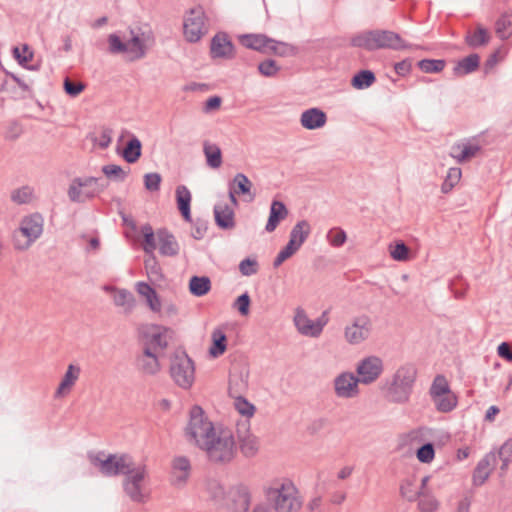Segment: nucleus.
I'll return each instance as SVG.
<instances>
[{
    "mask_svg": "<svg viewBox=\"0 0 512 512\" xmlns=\"http://www.w3.org/2000/svg\"><path fill=\"white\" fill-rule=\"evenodd\" d=\"M214 219L216 225L222 230H231L236 225L234 211L227 204L214 206Z\"/></svg>",
    "mask_w": 512,
    "mask_h": 512,
    "instance_id": "aec40b11",
    "label": "nucleus"
},
{
    "mask_svg": "<svg viewBox=\"0 0 512 512\" xmlns=\"http://www.w3.org/2000/svg\"><path fill=\"white\" fill-rule=\"evenodd\" d=\"M480 66V56L472 53L459 60L453 68L455 76H465L475 72Z\"/></svg>",
    "mask_w": 512,
    "mask_h": 512,
    "instance_id": "393cba45",
    "label": "nucleus"
},
{
    "mask_svg": "<svg viewBox=\"0 0 512 512\" xmlns=\"http://www.w3.org/2000/svg\"><path fill=\"white\" fill-rule=\"evenodd\" d=\"M258 71L265 77H273L280 71V66L273 59H266L258 64Z\"/></svg>",
    "mask_w": 512,
    "mask_h": 512,
    "instance_id": "13d9d810",
    "label": "nucleus"
},
{
    "mask_svg": "<svg viewBox=\"0 0 512 512\" xmlns=\"http://www.w3.org/2000/svg\"><path fill=\"white\" fill-rule=\"evenodd\" d=\"M299 250L292 242H288L286 246L277 254L273 261V267H279L285 260L293 256Z\"/></svg>",
    "mask_w": 512,
    "mask_h": 512,
    "instance_id": "bf43d9fd",
    "label": "nucleus"
},
{
    "mask_svg": "<svg viewBox=\"0 0 512 512\" xmlns=\"http://www.w3.org/2000/svg\"><path fill=\"white\" fill-rule=\"evenodd\" d=\"M390 255L396 261L409 259V248L403 241H398L394 246L390 245Z\"/></svg>",
    "mask_w": 512,
    "mask_h": 512,
    "instance_id": "4d7b16f0",
    "label": "nucleus"
},
{
    "mask_svg": "<svg viewBox=\"0 0 512 512\" xmlns=\"http://www.w3.org/2000/svg\"><path fill=\"white\" fill-rule=\"evenodd\" d=\"M497 465L495 452L487 453L477 464L473 473V480H488L491 472Z\"/></svg>",
    "mask_w": 512,
    "mask_h": 512,
    "instance_id": "4be33fe9",
    "label": "nucleus"
},
{
    "mask_svg": "<svg viewBox=\"0 0 512 512\" xmlns=\"http://www.w3.org/2000/svg\"><path fill=\"white\" fill-rule=\"evenodd\" d=\"M216 431L203 408L194 405L189 411V420L185 428L187 440L198 448Z\"/></svg>",
    "mask_w": 512,
    "mask_h": 512,
    "instance_id": "39448f33",
    "label": "nucleus"
},
{
    "mask_svg": "<svg viewBox=\"0 0 512 512\" xmlns=\"http://www.w3.org/2000/svg\"><path fill=\"white\" fill-rule=\"evenodd\" d=\"M107 187L108 183H103L101 178L76 177L72 180L68 188V197L72 202L82 203L85 199H92L99 195Z\"/></svg>",
    "mask_w": 512,
    "mask_h": 512,
    "instance_id": "6e6552de",
    "label": "nucleus"
},
{
    "mask_svg": "<svg viewBox=\"0 0 512 512\" xmlns=\"http://www.w3.org/2000/svg\"><path fill=\"white\" fill-rule=\"evenodd\" d=\"M239 43L247 49L266 54L271 38L265 34H243L238 36Z\"/></svg>",
    "mask_w": 512,
    "mask_h": 512,
    "instance_id": "6ab92c4d",
    "label": "nucleus"
},
{
    "mask_svg": "<svg viewBox=\"0 0 512 512\" xmlns=\"http://www.w3.org/2000/svg\"><path fill=\"white\" fill-rule=\"evenodd\" d=\"M376 76L371 70H360L351 80V85L358 90H363L374 84Z\"/></svg>",
    "mask_w": 512,
    "mask_h": 512,
    "instance_id": "79ce46f5",
    "label": "nucleus"
},
{
    "mask_svg": "<svg viewBox=\"0 0 512 512\" xmlns=\"http://www.w3.org/2000/svg\"><path fill=\"white\" fill-rule=\"evenodd\" d=\"M416 457L421 463H430L435 457V448L431 442L424 443L416 450Z\"/></svg>",
    "mask_w": 512,
    "mask_h": 512,
    "instance_id": "5fc2aeb1",
    "label": "nucleus"
},
{
    "mask_svg": "<svg viewBox=\"0 0 512 512\" xmlns=\"http://www.w3.org/2000/svg\"><path fill=\"white\" fill-rule=\"evenodd\" d=\"M438 411L448 413L457 405V397L450 391L439 398L432 399Z\"/></svg>",
    "mask_w": 512,
    "mask_h": 512,
    "instance_id": "49530a36",
    "label": "nucleus"
},
{
    "mask_svg": "<svg viewBox=\"0 0 512 512\" xmlns=\"http://www.w3.org/2000/svg\"><path fill=\"white\" fill-rule=\"evenodd\" d=\"M184 35L191 43L198 42L207 32L205 26V12L201 6L190 9L184 19Z\"/></svg>",
    "mask_w": 512,
    "mask_h": 512,
    "instance_id": "9d476101",
    "label": "nucleus"
},
{
    "mask_svg": "<svg viewBox=\"0 0 512 512\" xmlns=\"http://www.w3.org/2000/svg\"><path fill=\"white\" fill-rule=\"evenodd\" d=\"M294 323L300 334L309 337H319L314 321L309 319L303 310H297L294 316Z\"/></svg>",
    "mask_w": 512,
    "mask_h": 512,
    "instance_id": "a878e982",
    "label": "nucleus"
},
{
    "mask_svg": "<svg viewBox=\"0 0 512 512\" xmlns=\"http://www.w3.org/2000/svg\"><path fill=\"white\" fill-rule=\"evenodd\" d=\"M124 491L135 502H145L150 495L146 482H124Z\"/></svg>",
    "mask_w": 512,
    "mask_h": 512,
    "instance_id": "b1692460",
    "label": "nucleus"
},
{
    "mask_svg": "<svg viewBox=\"0 0 512 512\" xmlns=\"http://www.w3.org/2000/svg\"><path fill=\"white\" fill-rule=\"evenodd\" d=\"M145 268L149 277L154 278L155 280H159L163 277L161 267L159 266L154 254L150 255V257L145 260Z\"/></svg>",
    "mask_w": 512,
    "mask_h": 512,
    "instance_id": "69168bd1",
    "label": "nucleus"
},
{
    "mask_svg": "<svg viewBox=\"0 0 512 512\" xmlns=\"http://www.w3.org/2000/svg\"><path fill=\"white\" fill-rule=\"evenodd\" d=\"M135 365L144 375H155L160 371L158 356L148 345H145L142 353L136 356Z\"/></svg>",
    "mask_w": 512,
    "mask_h": 512,
    "instance_id": "dca6fc26",
    "label": "nucleus"
},
{
    "mask_svg": "<svg viewBox=\"0 0 512 512\" xmlns=\"http://www.w3.org/2000/svg\"><path fill=\"white\" fill-rule=\"evenodd\" d=\"M109 49L108 51L111 54H120L126 53L127 47L126 43L121 40V38L116 34H110L108 37Z\"/></svg>",
    "mask_w": 512,
    "mask_h": 512,
    "instance_id": "338daca9",
    "label": "nucleus"
},
{
    "mask_svg": "<svg viewBox=\"0 0 512 512\" xmlns=\"http://www.w3.org/2000/svg\"><path fill=\"white\" fill-rule=\"evenodd\" d=\"M417 66L424 73H440L445 68L446 61L444 59H422Z\"/></svg>",
    "mask_w": 512,
    "mask_h": 512,
    "instance_id": "3c124183",
    "label": "nucleus"
},
{
    "mask_svg": "<svg viewBox=\"0 0 512 512\" xmlns=\"http://www.w3.org/2000/svg\"><path fill=\"white\" fill-rule=\"evenodd\" d=\"M203 152L206 157L207 165L211 168H219L222 164V152L216 144H210L205 141L203 144Z\"/></svg>",
    "mask_w": 512,
    "mask_h": 512,
    "instance_id": "ea45409f",
    "label": "nucleus"
},
{
    "mask_svg": "<svg viewBox=\"0 0 512 512\" xmlns=\"http://www.w3.org/2000/svg\"><path fill=\"white\" fill-rule=\"evenodd\" d=\"M296 53L297 49L293 45L271 38V42H269L266 54H274L280 57H287L294 56Z\"/></svg>",
    "mask_w": 512,
    "mask_h": 512,
    "instance_id": "58836bf2",
    "label": "nucleus"
},
{
    "mask_svg": "<svg viewBox=\"0 0 512 512\" xmlns=\"http://www.w3.org/2000/svg\"><path fill=\"white\" fill-rule=\"evenodd\" d=\"M497 463L501 462L500 470L503 472L512 462V439L506 440L496 453Z\"/></svg>",
    "mask_w": 512,
    "mask_h": 512,
    "instance_id": "09e8293b",
    "label": "nucleus"
},
{
    "mask_svg": "<svg viewBox=\"0 0 512 512\" xmlns=\"http://www.w3.org/2000/svg\"><path fill=\"white\" fill-rule=\"evenodd\" d=\"M311 233V226L307 220L298 221L291 229L289 241L299 249Z\"/></svg>",
    "mask_w": 512,
    "mask_h": 512,
    "instance_id": "c85d7f7f",
    "label": "nucleus"
},
{
    "mask_svg": "<svg viewBox=\"0 0 512 512\" xmlns=\"http://www.w3.org/2000/svg\"><path fill=\"white\" fill-rule=\"evenodd\" d=\"M226 498L224 506L227 508L233 509L236 512H246L249 509L250 493L248 488L242 483L229 487Z\"/></svg>",
    "mask_w": 512,
    "mask_h": 512,
    "instance_id": "ddd939ff",
    "label": "nucleus"
},
{
    "mask_svg": "<svg viewBox=\"0 0 512 512\" xmlns=\"http://www.w3.org/2000/svg\"><path fill=\"white\" fill-rule=\"evenodd\" d=\"M288 213V209L282 201L273 200L265 230L269 233L275 231L279 223L288 216Z\"/></svg>",
    "mask_w": 512,
    "mask_h": 512,
    "instance_id": "412c9836",
    "label": "nucleus"
},
{
    "mask_svg": "<svg viewBox=\"0 0 512 512\" xmlns=\"http://www.w3.org/2000/svg\"><path fill=\"white\" fill-rule=\"evenodd\" d=\"M426 484L427 482H403L400 486L401 495L408 501H415L425 491Z\"/></svg>",
    "mask_w": 512,
    "mask_h": 512,
    "instance_id": "a19ab883",
    "label": "nucleus"
},
{
    "mask_svg": "<svg viewBox=\"0 0 512 512\" xmlns=\"http://www.w3.org/2000/svg\"><path fill=\"white\" fill-rule=\"evenodd\" d=\"M235 408L241 415L246 417H251L255 413V406L242 396L236 398Z\"/></svg>",
    "mask_w": 512,
    "mask_h": 512,
    "instance_id": "680f3d73",
    "label": "nucleus"
},
{
    "mask_svg": "<svg viewBox=\"0 0 512 512\" xmlns=\"http://www.w3.org/2000/svg\"><path fill=\"white\" fill-rule=\"evenodd\" d=\"M212 345L209 353L212 357L217 358L224 354L227 348V336L221 328H216L211 334Z\"/></svg>",
    "mask_w": 512,
    "mask_h": 512,
    "instance_id": "473e14b6",
    "label": "nucleus"
},
{
    "mask_svg": "<svg viewBox=\"0 0 512 512\" xmlns=\"http://www.w3.org/2000/svg\"><path fill=\"white\" fill-rule=\"evenodd\" d=\"M239 271L244 276H251L258 272V262L255 259L245 258L239 264Z\"/></svg>",
    "mask_w": 512,
    "mask_h": 512,
    "instance_id": "774afa93",
    "label": "nucleus"
},
{
    "mask_svg": "<svg viewBox=\"0 0 512 512\" xmlns=\"http://www.w3.org/2000/svg\"><path fill=\"white\" fill-rule=\"evenodd\" d=\"M121 155L129 164L137 162L142 155L141 141L136 136H133L126 143Z\"/></svg>",
    "mask_w": 512,
    "mask_h": 512,
    "instance_id": "72a5a7b5",
    "label": "nucleus"
},
{
    "mask_svg": "<svg viewBox=\"0 0 512 512\" xmlns=\"http://www.w3.org/2000/svg\"><path fill=\"white\" fill-rule=\"evenodd\" d=\"M102 172L110 179L117 182H123L128 176V172L124 171L123 168L116 164H108L102 167Z\"/></svg>",
    "mask_w": 512,
    "mask_h": 512,
    "instance_id": "864d4df0",
    "label": "nucleus"
},
{
    "mask_svg": "<svg viewBox=\"0 0 512 512\" xmlns=\"http://www.w3.org/2000/svg\"><path fill=\"white\" fill-rule=\"evenodd\" d=\"M167 329H164V331H158L151 335L148 342L145 343V345H148L152 347V351L156 353L157 349H165L168 346V341L166 338Z\"/></svg>",
    "mask_w": 512,
    "mask_h": 512,
    "instance_id": "6e6d98bb",
    "label": "nucleus"
},
{
    "mask_svg": "<svg viewBox=\"0 0 512 512\" xmlns=\"http://www.w3.org/2000/svg\"><path fill=\"white\" fill-rule=\"evenodd\" d=\"M372 322L367 315H359L352 319L344 329V338L351 345H358L367 340L371 334Z\"/></svg>",
    "mask_w": 512,
    "mask_h": 512,
    "instance_id": "9b49d317",
    "label": "nucleus"
},
{
    "mask_svg": "<svg viewBox=\"0 0 512 512\" xmlns=\"http://www.w3.org/2000/svg\"><path fill=\"white\" fill-rule=\"evenodd\" d=\"M490 35L488 30L481 25H478L473 32H467L465 35V43L473 49L487 45L490 42Z\"/></svg>",
    "mask_w": 512,
    "mask_h": 512,
    "instance_id": "2f4dec72",
    "label": "nucleus"
},
{
    "mask_svg": "<svg viewBox=\"0 0 512 512\" xmlns=\"http://www.w3.org/2000/svg\"><path fill=\"white\" fill-rule=\"evenodd\" d=\"M350 45L367 51L381 49L403 50L411 48V45L408 44L400 34L391 30L382 29L360 32L351 38Z\"/></svg>",
    "mask_w": 512,
    "mask_h": 512,
    "instance_id": "f03ea898",
    "label": "nucleus"
},
{
    "mask_svg": "<svg viewBox=\"0 0 512 512\" xmlns=\"http://www.w3.org/2000/svg\"><path fill=\"white\" fill-rule=\"evenodd\" d=\"M235 47L227 33L218 32L211 39L210 54L212 58L232 59L235 57Z\"/></svg>",
    "mask_w": 512,
    "mask_h": 512,
    "instance_id": "2eb2a0df",
    "label": "nucleus"
},
{
    "mask_svg": "<svg viewBox=\"0 0 512 512\" xmlns=\"http://www.w3.org/2000/svg\"><path fill=\"white\" fill-rule=\"evenodd\" d=\"M495 33L501 40L512 36V11L502 13L496 20Z\"/></svg>",
    "mask_w": 512,
    "mask_h": 512,
    "instance_id": "f704fd0d",
    "label": "nucleus"
},
{
    "mask_svg": "<svg viewBox=\"0 0 512 512\" xmlns=\"http://www.w3.org/2000/svg\"><path fill=\"white\" fill-rule=\"evenodd\" d=\"M127 52L133 55L132 59H141L146 55V48L143 40L138 36L134 35L127 43Z\"/></svg>",
    "mask_w": 512,
    "mask_h": 512,
    "instance_id": "8fccbe9b",
    "label": "nucleus"
},
{
    "mask_svg": "<svg viewBox=\"0 0 512 512\" xmlns=\"http://www.w3.org/2000/svg\"><path fill=\"white\" fill-rule=\"evenodd\" d=\"M327 239L333 247H341L345 243L347 235L343 229L335 227L329 230Z\"/></svg>",
    "mask_w": 512,
    "mask_h": 512,
    "instance_id": "052dcab7",
    "label": "nucleus"
},
{
    "mask_svg": "<svg viewBox=\"0 0 512 512\" xmlns=\"http://www.w3.org/2000/svg\"><path fill=\"white\" fill-rule=\"evenodd\" d=\"M417 370L413 365L401 366L395 372L392 382L387 387L386 399L396 404L407 403L416 381Z\"/></svg>",
    "mask_w": 512,
    "mask_h": 512,
    "instance_id": "20e7f679",
    "label": "nucleus"
},
{
    "mask_svg": "<svg viewBox=\"0 0 512 512\" xmlns=\"http://www.w3.org/2000/svg\"><path fill=\"white\" fill-rule=\"evenodd\" d=\"M252 186V182L243 173H237L233 180L228 184L229 190H233V192H236L238 196L249 195L250 201H253L255 198V194H251Z\"/></svg>",
    "mask_w": 512,
    "mask_h": 512,
    "instance_id": "c756f323",
    "label": "nucleus"
},
{
    "mask_svg": "<svg viewBox=\"0 0 512 512\" xmlns=\"http://www.w3.org/2000/svg\"><path fill=\"white\" fill-rule=\"evenodd\" d=\"M361 383L351 372H342L335 377L334 391L337 397L342 399H352L359 395L360 390L358 384Z\"/></svg>",
    "mask_w": 512,
    "mask_h": 512,
    "instance_id": "f8f14e48",
    "label": "nucleus"
},
{
    "mask_svg": "<svg viewBox=\"0 0 512 512\" xmlns=\"http://www.w3.org/2000/svg\"><path fill=\"white\" fill-rule=\"evenodd\" d=\"M383 371V363L379 357L369 356L359 362L356 372L359 381L363 384H370L378 379Z\"/></svg>",
    "mask_w": 512,
    "mask_h": 512,
    "instance_id": "4468645a",
    "label": "nucleus"
},
{
    "mask_svg": "<svg viewBox=\"0 0 512 512\" xmlns=\"http://www.w3.org/2000/svg\"><path fill=\"white\" fill-rule=\"evenodd\" d=\"M251 299L247 292L238 296L233 303V307L242 315L247 316L250 311Z\"/></svg>",
    "mask_w": 512,
    "mask_h": 512,
    "instance_id": "0e129e2a",
    "label": "nucleus"
},
{
    "mask_svg": "<svg viewBox=\"0 0 512 512\" xmlns=\"http://www.w3.org/2000/svg\"><path fill=\"white\" fill-rule=\"evenodd\" d=\"M210 462L225 464L231 462L236 454V442L228 429L215 431L200 447Z\"/></svg>",
    "mask_w": 512,
    "mask_h": 512,
    "instance_id": "7ed1b4c3",
    "label": "nucleus"
},
{
    "mask_svg": "<svg viewBox=\"0 0 512 512\" xmlns=\"http://www.w3.org/2000/svg\"><path fill=\"white\" fill-rule=\"evenodd\" d=\"M462 176L461 168L452 167L448 170L447 175L441 185V192L448 194L459 183Z\"/></svg>",
    "mask_w": 512,
    "mask_h": 512,
    "instance_id": "a18cd8bd",
    "label": "nucleus"
},
{
    "mask_svg": "<svg viewBox=\"0 0 512 512\" xmlns=\"http://www.w3.org/2000/svg\"><path fill=\"white\" fill-rule=\"evenodd\" d=\"M172 467L174 470L181 471L183 474L178 476L176 480H186L189 476L190 461L186 457H177L173 460Z\"/></svg>",
    "mask_w": 512,
    "mask_h": 512,
    "instance_id": "e2e57ef3",
    "label": "nucleus"
},
{
    "mask_svg": "<svg viewBox=\"0 0 512 512\" xmlns=\"http://www.w3.org/2000/svg\"><path fill=\"white\" fill-rule=\"evenodd\" d=\"M43 218L35 213L25 216L13 233V245L16 250H27L42 234Z\"/></svg>",
    "mask_w": 512,
    "mask_h": 512,
    "instance_id": "423d86ee",
    "label": "nucleus"
},
{
    "mask_svg": "<svg viewBox=\"0 0 512 512\" xmlns=\"http://www.w3.org/2000/svg\"><path fill=\"white\" fill-rule=\"evenodd\" d=\"M327 122L326 113L320 108H309L302 112L300 123L307 130L322 128Z\"/></svg>",
    "mask_w": 512,
    "mask_h": 512,
    "instance_id": "a211bd4d",
    "label": "nucleus"
},
{
    "mask_svg": "<svg viewBox=\"0 0 512 512\" xmlns=\"http://www.w3.org/2000/svg\"><path fill=\"white\" fill-rule=\"evenodd\" d=\"M136 291L146 299L147 305L153 312H159L161 310V301L155 289L148 283L142 281L138 282L136 284Z\"/></svg>",
    "mask_w": 512,
    "mask_h": 512,
    "instance_id": "cd10ccee",
    "label": "nucleus"
},
{
    "mask_svg": "<svg viewBox=\"0 0 512 512\" xmlns=\"http://www.w3.org/2000/svg\"><path fill=\"white\" fill-rule=\"evenodd\" d=\"M87 458L90 464L105 477L125 476L126 480H144L149 477L146 465L136 462L128 453L89 451Z\"/></svg>",
    "mask_w": 512,
    "mask_h": 512,
    "instance_id": "f257e3e1",
    "label": "nucleus"
},
{
    "mask_svg": "<svg viewBox=\"0 0 512 512\" xmlns=\"http://www.w3.org/2000/svg\"><path fill=\"white\" fill-rule=\"evenodd\" d=\"M170 374L175 383L183 389L192 386L195 367L192 359L184 352H176L171 359Z\"/></svg>",
    "mask_w": 512,
    "mask_h": 512,
    "instance_id": "1a4fd4ad",
    "label": "nucleus"
},
{
    "mask_svg": "<svg viewBox=\"0 0 512 512\" xmlns=\"http://www.w3.org/2000/svg\"><path fill=\"white\" fill-rule=\"evenodd\" d=\"M239 448L245 457H254L259 451V441L256 436L246 431L242 434L238 431Z\"/></svg>",
    "mask_w": 512,
    "mask_h": 512,
    "instance_id": "bb28decb",
    "label": "nucleus"
},
{
    "mask_svg": "<svg viewBox=\"0 0 512 512\" xmlns=\"http://www.w3.org/2000/svg\"><path fill=\"white\" fill-rule=\"evenodd\" d=\"M266 495L274 503L277 512H294L302 505L293 482H282L279 488L267 490Z\"/></svg>",
    "mask_w": 512,
    "mask_h": 512,
    "instance_id": "0eeeda50",
    "label": "nucleus"
},
{
    "mask_svg": "<svg viewBox=\"0 0 512 512\" xmlns=\"http://www.w3.org/2000/svg\"><path fill=\"white\" fill-rule=\"evenodd\" d=\"M159 253L162 256L174 257L178 255L180 247L175 236L166 228L156 231Z\"/></svg>",
    "mask_w": 512,
    "mask_h": 512,
    "instance_id": "f3484780",
    "label": "nucleus"
},
{
    "mask_svg": "<svg viewBox=\"0 0 512 512\" xmlns=\"http://www.w3.org/2000/svg\"><path fill=\"white\" fill-rule=\"evenodd\" d=\"M450 386L447 382V379L443 375H437L430 387L429 394L431 398H439V396H443L444 394L449 393Z\"/></svg>",
    "mask_w": 512,
    "mask_h": 512,
    "instance_id": "de8ad7c7",
    "label": "nucleus"
},
{
    "mask_svg": "<svg viewBox=\"0 0 512 512\" xmlns=\"http://www.w3.org/2000/svg\"><path fill=\"white\" fill-rule=\"evenodd\" d=\"M141 233L143 235L142 248L144 252L149 255L154 254V251L157 248V236L156 233L153 231L152 226L150 224L143 225L141 227Z\"/></svg>",
    "mask_w": 512,
    "mask_h": 512,
    "instance_id": "37998d69",
    "label": "nucleus"
},
{
    "mask_svg": "<svg viewBox=\"0 0 512 512\" xmlns=\"http://www.w3.org/2000/svg\"><path fill=\"white\" fill-rule=\"evenodd\" d=\"M480 150L477 144H464L454 145L452 147L451 156L457 160L458 163H463L474 157Z\"/></svg>",
    "mask_w": 512,
    "mask_h": 512,
    "instance_id": "c9c22d12",
    "label": "nucleus"
},
{
    "mask_svg": "<svg viewBox=\"0 0 512 512\" xmlns=\"http://www.w3.org/2000/svg\"><path fill=\"white\" fill-rule=\"evenodd\" d=\"M417 499L419 500L418 507L421 512H434L438 508V502L434 496L429 493L427 485L425 486V491H423Z\"/></svg>",
    "mask_w": 512,
    "mask_h": 512,
    "instance_id": "603ef678",
    "label": "nucleus"
},
{
    "mask_svg": "<svg viewBox=\"0 0 512 512\" xmlns=\"http://www.w3.org/2000/svg\"><path fill=\"white\" fill-rule=\"evenodd\" d=\"M211 290V281L207 276H192L189 280V291L196 297L206 295Z\"/></svg>",
    "mask_w": 512,
    "mask_h": 512,
    "instance_id": "e433bc0d",
    "label": "nucleus"
},
{
    "mask_svg": "<svg viewBox=\"0 0 512 512\" xmlns=\"http://www.w3.org/2000/svg\"><path fill=\"white\" fill-rule=\"evenodd\" d=\"M113 301L116 306L122 307L125 313H130L136 302L133 293L127 289H117Z\"/></svg>",
    "mask_w": 512,
    "mask_h": 512,
    "instance_id": "4c0bfd02",
    "label": "nucleus"
},
{
    "mask_svg": "<svg viewBox=\"0 0 512 512\" xmlns=\"http://www.w3.org/2000/svg\"><path fill=\"white\" fill-rule=\"evenodd\" d=\"M191 200L192 196L189 189L185 185H179L176 188V203L177 208L187 222H192L191 217Z\"/></svg>",
    "mask_w": 512,
    "mask_h": 512,
    "instance_id": "5701e85b",
    "label": "nucleus"
},
{
    "mask_svg": "<svg viewBox=\"0 0 512 512\" xmlns=\"http://www.w3.org/2000/svg\"><path fill=\"white\" fill-rule=\"evenodd\" d=\"M81 369L79 366L70 364L65 372L57 390L56 396H61L66 392H69L71 388L74 386L75 382L78 380L80 376Z\"/></svg>",
    "mask_w": 512,
    "mask_h": 512,
    "instance_id": "7c9ffc66",
    "label": "nucleus"
},
{
    "mask_svg": "<svg viewBox=\"0 0 512 512\" xmlns=\"http://www.w3.org/2000/svg\"><path fill=\"white\" fill-rule=\"evenodd\" d=\"M207 491L212 500L224 506V502L227 499V487L222 482H207Z\"/></svg>",
    "mask_w": 512,
    "mask_h": 512,
    "instance_id": "c03bdc74",
    "label": "nucleus"
}]
</instances>
